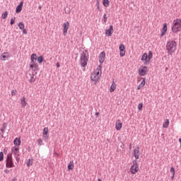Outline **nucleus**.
Wrapping results in <instances>:
<instances>
[{
    "instance_id": "f257e3e1",
    "label": "nucleus",
    "mask_w": 181,
    "mask_h": 181,
    "mask_svg": "<svg viewBox=\"0 0 181 181\" xmlns=\"http://www.w3.org/2000/svg\"><path fill=\"white\" fill-rule=\"evenodd\" d=\"M177 44L175 41H168L166 45V50L168 54H173L176 52V46Z\"/></svg>"
},
{
    "instance_id": "f03ea898",
    "label": "nucleus",
    "mask_w": 181,
    "mask_h": 181,
    "mask_svg": "<svg viewBox=\"0 0 181 181\" xmlns=\"http://www.w3.org/2000/svg\"><path fill=\"white\" fill-rule=\"evenodd\" d=\"M172 30L174 33H177V32H180L181 30V19L180 18H177L173 21Z\"/></svg>"
},
{
    "instance_id": "7ed1b4c3",
    "label": "nucleus",
    "mask_w": 181,
    "mask_h": 181,
    "mask_svg": "<svg viewBox=\"0 0 181 181\" xmlns=\"http://www.w3.org/2000/svg\"><path fill=\"white\" fill-rule=\"evenodd\" d=\"M87 56H88V53L87 52V51H85V52H83L81 54L80 63L81 67H86V66H87V62H88V58L87 57Z\"/></svg>"
},
{
    "instance_id": "20e7f679",
    "label": "nucleus",
    "mask_w": 181,
    "mask_h": 181,
    "mask_svg": "<svg viewBox=\"0 0 181 181\" xmlns=\"http://www.w3.org/2000/svg\"><path fill=\"white\" fill-rule=\"evenodd\" d=\"M138 170H139V165L136 163V160H133V165L131 166L130 172L132 175H135L138 173Z\"/></svg>"
},
{
    "instance_id": "39448f33",
    "label": "nucleus",
    "mask_w": 181,
    "mask_h": 181,
    "mask_svg": "<svg viewBox=\"0 0 181 181\" xmlns=\"http://www.w3.org/2000/svg\"><path fill=\"white\" fill-rule=\"evenodd\" d=\"M15 165L13 164V160H12V156L8 154L6 160V168H14Z\"/></svg>"
},
{
    "instance_id": "423d86ee",
    "label": "nucleus",
    "mask_w": 181,
    "mask_h": 181,
    "mask_svg": "<svg viewBox=\"0 0 181 181\" xmlns=\"http://www.w3.org/2000/svg\"><path fill=\"white\" fill-rule=\"evenodd\" d=\"M119 49L120 50V57H124V56H125V45H124V44H121L119 47Z\"/></svg>"
},
{
    "instance_id": "0eeeda50",
    "label": "nucleus",
    "mask_w": 181,
    "mask_h": 181,
    "mask_svg": "<svg viewBox=\"0 0 181 181\" xmlns=\"http://www.w3.org/2000/svg\"><path fill=\"white\" fill-rule=\"evenodd\" d=\"M148 66H142V69H139V76H145L148 73Z\"/></svg>"
},
{
    "instance_id": "6e6552de",
    "label": "nucleus",
    "mask_w": 181,
    "mask_h": 181,
    "mask_svg": "<svg viewBox=\"0 0 181 181\" xmlns=\"http://www.w3.org/2000/svg\"><path fill=\"white\" fill-rule=\"evenodd\" d=\"M63 26H64L63 35L64 36H66V35H67V30H69V21L64 23Z\"/></svg>"
},
{
    "instance_id": "1a4fd4ad",
    "label": "nucleus",
    "mask_w": 181,
    "mask_h": 181,
    "mask_svg": "<svg viewBox=\"0 0 181 181\" xmlns=\"http://www.w3.org/2000/svg\"><path fill=\"white\" fill-rule=\"evenodd\" d=\"M112 33H114V26L110 25L109 29L105 30V35L107 36H112Z\"/></svg>"
},
{
    "instance_id": "9d476101",
    "label": "nucleus",
    "mask_w": 181,
    "mask_h": 181,
    "mask_svg": "<svg viewBox=\"0 0 181 181\" xmlns=\"http://www.w3.org/2000/svg\"><path fill=\"white\" fill-rule=\"evenodd\" d=\"M30 69H32L33 71H37L39 70V64L37 63L30 64Z\"/></svg>"
},
{
    "instance_id": "9b49d317",
    "label": "nucleus",
    "mask_w": 181,
    "mask_h": 181,
    "mask_svg": "<svg viewBox=\"0 0 181 181\" xmlns=\"http://www.w3.org/2000/svg\"><path fill=\"white\" fill-rule=\"evenodd\" d=\"M139 146H136V148L134 150V156L135 159H139Z\"/></svg>"
},
{
    "instance_id": "f8f14e48",
    "label": "nucleus",
    "mask_w": 181,
    "mask_h": 181,
    "mask_svg": "<svg viewBox=\"0 0 181 181\" xmlns=\"http://www.w3.org/2000/svg\"><path fill=\"white\" fill-rule=\"evenodd\" d=\"M144 60L145 61L144 64H148L149 59L148 58V54H146V52H145L141 57V61L144 62Z\"/></svg>"
},
{
    "instance_id": "ddd939ff",
    "label": "nucleus",
    "mask_w": 181,
    "mask_h": 181,
    "mask_svg": "<svg viewBox=\"0 0 181 181\" xmlns=\"http://www.w3.org/2000/svg\"><path fill=\"white\" fill-rule=\"evenodd\" d=\"M105 60V52H100V54L99 55V63L103 64V63H104Z\"/></svg>"
},
{
    "instance_id": "4468645a",
    "label": "nucleus",
    "mask_w": 181,
    "mask_h": 181,
    "mask_svg": "<svg viewBox=\"0 0 181 181\" xmlns=\"http://www.w3.org/2000/svg\"><path fill=\"white\" fill-rule=\"evenodd\" d=\"M22 8H23V1L20 2L19 5L16 8V13H21L22 12Z\"/></svg>"
},
{
    "instance_id": "2eb2a0df",
    "label": "nucleus",
    "mask_w": 181,
    "mask_h": 181,
    "mask_svg": "<svg viewBox=\"0 0 181 181\" xmlns=\"http://www.w3.org/2000/svg\"><path fill=\"white\" fill-rule=\"evenodd\" d=\"M49 134V128L45 127L43 129V135L45 141H47L49 139V136L47 135Z\"/></svg>"
},
{
    "instance_id": "dca6fc26",
    "label": "nucleus",
    "mask_w": 181,
    "mask_h": 181,
    "mask_svg": "<svg viewBox=\"0 0 181 181\" xmlns=\"http://www.w3.org/2000/svg\"><path fill=\"white\" fill-rule=\"evenodd\" d=\"M166 32H168V24L164 23L163 26V31L161 33V37H163V36L166 35Z\"/></svg>"
},
{
    "instance_id": "f3484780",
    "label": "nucleus",
    "mask_w": 181,
    "mask_h": 181,
    "mask_svg": "<svg viewBox=\"0 0 181 181\" xmlns=\"http://www.w3.org/2000/svg\"><path fill=\"white\" fill-rule=\"evenodd\" d=\"M6 59H9V52H4L1 56V60H6Z\"/></svg>"
},
{
    "instance_id": "a211bd4d",
    "label": "nucleus",
    "mask_w": 181,
    "mask_h": 181,
    "mask_svg": "<svg viewBox=\"0 0 181 181\" xmlns=\"http://www.w3.org/2000/svg\"><path fill=\"white\" fill-rule=\"evenodd\" d=\"M21 107L23 108H25L28 104V103H26V98H25V96H23L22 98H21Z\"/></svg>"
},
{
    "instance_id": "6ab92c4d",
    "label": "nucleus",
    "mask_w": 181,
    "mask_h": 181,
    "mask_svg": "<svg viewBox=\"0 0 181 181\" xmlns=\"http://www.w3.org/2000/svg\"><path fill=\"white\" fill-rule=\"evenodd\" d=\"M122 128V122H121V120H118L116 122V129L117 131H119Z\"/></svg>"
},
{
    "instance_id": "aec40b11",
    "label": "nucleus",
    "mask_w": 181,
    "mask_h": 181,
    "mask_svg": "<svg viewBox=\"0 0 181 181\" xmlns=\"http://www.w3.org/2000/svg\"><path fill=\"white\" fill-rule=\"evenodd\" d=\"M116 88H117V84H115V83H114V81H113L110 86V92L114 93V91H115Z\"/></svg>"
},
{
    "instance_id": "412c9836",
    "label": "nucleus",
    "mask_w": 181,
    "mask_h": 181,
    "mask_svg": "<svg viewBox=\"0 0 181 181\" xmlns=\"http://www.w3.org/2000/svg\"><path fill=\"white\" fill-rule=\"evenodd\" d=\"M8 124H6V123H4L2 128L0 129V131H1V132L3 133V134L1 135L2 138H5V136H4V132H5V129H6V127Z\"/></svg>"
},
{
    "instance_id": "4be33fe9",
    "label": "nucleus",
    "mask_w": 181,
    "mask_h": 181,
    "mask_svg": "<svg viewBox=\"0 0 181 181\" xmlns=\"http://www.w3.org/2000/svg\"><path fill=\"white\" fill-rule=\"evenodd\" d=\"M37 56L36 55V54H33L31 55V62H30V64H33V63H36L35 62V60H37Z\"/></svg>"
},
{
    "instance_id": "5701e85b",
    "label": "nucleus",
    "mask_w": 181,
    "mask_h": 181,
    "mask_svg": "<svg viewBox=\"0 0 181 181\" xmlns=\"http://www.w3.org/2000/svg\"><path fill=\"white\" fill-rule=\"evenodd\" d=\"M13 144L16 146H19V145H21V139L16 138L13 141Z\"/></svg>"
},
{
    "instance_id": "b1692460",
    "label": "nucleus",
    "mask_w": 181,
    "mask_h": 181,
    "mask_svg": "<svg viewBox=\"0 0 181 181\" xmlns=\"http://www.w3.org/2000/svg\"><path fill=\"white\" fill-rule=\"evenodd\" d=\"M74 168V162L70 161L69 164L68 165V170H72Z\"/></svg>"
},
{
    "instance_id": "393cba45",
    "label": "nucleus",
    "mask_w": 181,
    "mask_h": 181,
    "mask_svg": "<svg viewBox=\"0 0 181 181\" xmlns=\"http://www.w3.org/2000/svg\"><path fill=\"white\" fill-rule=\"evenodd\" d=\"M103 6L108 8L110 6V0H103Z\"/></svg>"
},
{
    "instance_id": "a878e982",
    "label": "nucleus",
    "mask_w": 181,
    "mask_h": 181,
    "mask_svg": "<svg viewBox=\"0 0 181 181\" xmlns=\"http://www.w3.org/2000/svg\"><path fill=\"white\" fill-rule=\"evenodd\" d=\"M35 81H36V76H35V74H33V75L30 76L29 82L32 83H34Z\"/></svg>"
},
{
    "instance_id": "bb28decb",
    "label": "nucleus",
    "mask_w": 181,
    "mask_h": 181,
    "mask_svg": "<svg viewBox=\"0 0 181 181\" xmlns=\"http://www.w3.org/2000/svg\"><path fill=\"white\" fill-rule=\"evenodd\" d=\"M169 127V119H166L165 122L163 124V128H168Z\"/></svg>"
},
{
    "instance_id": "cd10ccee",
    "label": "nucleus",
    "mask_w": 181,
    "mask_h": 181,
    "mask_svg": "<svg viewBox=\"0 0 181 181\" xmlns=\"http://www.w3.org/2000/svg\"><path fill=\"white\" fill-rule=\"evenodd\" d=\"M147 57L150 62L151 59H152L153 57V53H152V51L148 52V55H147Z\"/></svg>"
},
{
    "instance_id": "c85d7f7f",
    "label": "nucleus",
    "mask_w": 181,
    "mask_h": 181,
    "mask_svg": "<svg viewBox=\"0 0 181 181\" xmlns=\"http://www.w3.org/2000/svg\"><path fill=\"white\" fill-rule=\"evenodd\" d=\"M1 18L2 19H6V18H8V11L3 12Z\"/></svg>"
},
{
    "instance_id": "c756f323",
    "label": "nucleus",
    "mask_w": 181,
    "mask_h": 181,
    "mask_svg": "<svg viewBox=\"0 0 181 181\" xmlns=\"http://www.w3.org/2000/svg\"><path fill=\"white\" fill-rule=\"evenodd\" d=\"M43 60H45V58H43V56H40L37 57V62L41 64L43 63Z\"/></svg>"
},
{
    "instance_id": "7c9ffc66",
    "label": "nucleus",
    "mask_w": 181,
    "mask_h": 181,
    "mask_svg": "<svg viewBox=\"0 0 181 181\" xmlns=\"http://www.w3.org/2000/svg\"><path fill=\"white\" fill-rule=\"evenodd\" d=\"M18 28H19V29H21V30H22L23 29H25V24H23V22H20V23H18Z\"/></svg>"
},
{
    "instance_id": "2f4dec72",
    "label": "nucleus",
    "mask_w": 181,
    "mask_h": 181,
    "mask_svg": "<svg viewBox=\"0 0 181 181\" xmlns=\"http://www.w3.org/2000/svg\"><path fill=\"white\" fill-rule=\"evenodd\" d=\"M12 151H13L14 153H18L19 152V148L13 147Z\"/></svg>"
},
{
    "instance_id": "473e14b6",
    "label": "nucleus",
    "mask_w": 181,
    "mask_h": 181,
    "mask_svg": "<svg viewBox=\"0 0 181 181\" xmlns=\"http://www.w3.org/2000/svg\"><path fill=\"white\" fill-rule=\"evenodd\" d=\"M15 21H16V18L14 17L13 18L11 19L10 25H14L15 24Z\"/></svg>"
},
{
    "instance_id": "72a5a7b5",
    "label": "nucleus",
    "mask_w": 181,
    "mask_h": 181,
    "mask_svg": "<svg viewBox=\"0 0 181 181\" xmlns=\"http://www.w3.org/2000/svg\"><path fill=\"white\" fill-rule=\"evenodd\" d=\"M144 107V104L139 103L138 105V109L139 111H142V108Z\"/></svg>"
},
{
    "instance_id": "f704fd0d",
    "label": "nucleus",
    "mask_w": 181,
    "mask_h": 181,
    "mask_svg": "<svg viewBox=\"0 0 181 181\" xmlns=\"http://www.w3.org/2000/svg\"><path fill=\"white\" fill-rule=\"evenodd\" d=\"M91 80H93V81H97V77L95 76V74H92V76H90Z\"/></svg>"
},
{
    "instance_id": "c9c22d12",
    "label": "nucleus",
    "mask_w": 181,
    "mask_h": 181,
    "mask_svg": "<svg viewBox=\"0 0 181 181\" xmlns=\"http://www.w3.org/2000/svg\"><path fill=\"white\" fill-rule=\"evenodd\" d=\"M4 160V152H0V162H2Z\"/></svg>"
},
{
    "instance_id": "e433bc0d",
    "label": "nucleus",
    "mask_w": 181,
    "mask_h": 181,
    "mask_svg": "<svg viewBox=\"0 0 181 181\" xmlns=\"http://www.w3.org/2000/svg\"><path fill=\"white\" fill-rule=\"evenodd\" d=\"M145 86V79L143 80L141 83L139 84V87L142 88Z\"/></svg>"
},
{
    "instance_id": "4c0bfd02",
    "label": "nucleus",
    "mask_w": 181,
    "mask_h": 181,
    "mask_svg": "<svg viewBox=\"0 0 181 181\" xmlns=\"http://www.w3.org/2000/svg\"><path fill=\"white\" fill-rule=\"evenodd\" d=\"M42 142H43V141L42 140V139H39L37 140V144H38L39 146H41Z\"/></svg>"
},
{
    "instance_id": "58836bf2",
    "label": "nucleus",
    "mask_w": 181,
    "mask_h": 181,
    "mask_svg": "<svg viewBox=\"0 0 181 181\" xmlns=\"http://www.w3.org/2000/svg\"><path fill=\"white\" fill-rule=\"evenodd\" d=\"M18 93V91H16V90H13L11 91V95H16V93Z\"/></svg>"
},
{
    "instance_id": "ea45409f",
    "label": "nucleus",
    "mask_w": 181,
    "mask_h": 181,
    "mask_svg": "<svg viewBox=\"0 0 181 181\" xmlns=\"http://www.w3.org/2000/svg\"><path fill=\"white\" fill-rule=\"evenodd\" d=\"M26 164H27V166H28V168H29V166H30V165H32V161H30V159H29V160L27 161Z\"/></svg>"
},
{
    "instance_id": "a19ab883",
    "label": "nucleus",
    "mask_w": 181,
    "mask_h": 181,
    "mask_svg": "<svg viewBox=\"0 0 181 181\" xmlns=\"http://www.w3.org/2000/svg\"><path fill=\"white\" fill-rule=\"evenodd\" d=\"M170 172L173 173V176H175V168L171 167L170 168Z\"/></svg>"
},
{
    "instance_id": "79ce46f5",
    "label": "nucleus",
    "mask_w": 181,
    "mask_h": 181,
    "mask_svg": "<svg viewBox=\"0 0 181 181\" xmlns=\"http://www.w3.org/2000/svg\"><path fill=\"white\" fill-rule=\"evenodd\" d=\"M103 19H104V22H105V23L107 22V14H104V15H103Z\"/></svg>"
},
{
    "instance_id": "37998d69",
    "label": "nucleus",
    "mask_w": 181,
    "mask_h": 181,
    "mask_svg": "<svg viewBox=\"0 0 181 181\" xmlns=\"http://www.w3.org/2000/svg\"><path fill=\"white\" fill-rule=\"evenodd\" d=\"M23 30V33L24 34V35H28V30H26V29H23L22 30Z\"/></svg>"
},
{
    "instance_id": "c03bdc74",
    "label": "nucleus",
    "mask_w": 181,
    "mask_h": 181,
    "mask_svg": "<svg viewBox=\"0 0 181 181\" xmlns=\"http://www.w3.org/2000/svg\"><path fill=\"white\" fill-rule=\"evenodd\" d=\"M97 4H98V10L100 11V12H101V8H100V3L98 1L97 2Z\"/></svg>"
},
{
    "instance_id": "a18cd8bd",
    "label": "nucleus",
    "mask_w": 181,
    "mask_h": 181,
    "mask_svg": "<svg viewBox=\"0 0 181 181\" xmlns=\"http://www.w3.org/2000/svg\"><path fill=\"white\" fill-rule=\"evenodd\" d=\"M9 172H10V170H4V173H6V174H8V173H9Z\"/></svg>"
},
{
    "instance_id": "49530a36",
    "label": "nucleus",
    "mask_w": 181,
    "mask_h": 181,
    "mask_svg": "<svg viewBox=\"0 0 181 181\" xmlns=\"http://www.w3.org/2000/svg\"><path fill=\"white\" fill-rule=\"evenodd\" d=\"M171 180H173V179H175V175H173H173L171 176Z\"/></svg>"
},
{
    "instance_id": "de8ad7c7",
    "label": "nucleus",
    "mask_w": 181,
    "mask_h": 181,
    "mask_svg": "<svg viewBox=\"0 0 181 181\" xmlns=\"http://www.w3.org/2000/svg\"><path fill=\"white\" fill-rule=\"evenodd\" d=\"M57 67H60V63L59 62L57 63Z\"/></svg>"
},
{
    "instance_id": "09e8293b",
    "label": "nucleus",
    "mask_w": 181,
    "mask_h": 181,
    "mask_svg": "<svg viewBox=\"0 0 181 181\" xmlns=\"http://www.w3.org/2000/svg\"><path fill=\"white\" fill-rule=\"evenodd\" d=\"M141 86H139H139L137 87V90H141Z\"/></svg>"
},
{
    "instance_id": "8fccbe9b",
    "label": "nucleus",
    "mask_w": 181,
    "mask_h": 181,
    "mask_svg": "<svg viewBox=\"0 0 181 181\" xmlns=\"http://www.w3.org/2000/svg\"><path fill=\"white\" fill-rule=\"evenodd\" d=\"M95 115H97V116L100 115V112H97L95 113Z\"/></svg>"
},
{
    "instance_id": "3c124183",
    "label": "nucleus",
    "mask_w": 181,
    "mask_h": 181,
    "mask_svg": "<svg viewBox=\"0 0 181 181\" xmlns=\"http://www.w3.org/2000/svg\"><path fill=\"white\" fill-rule=\"evenodd\" d=\"M11 181H16V178H13L12 180H11Z\"/></svg>"
},
{
    "instance_id": "603ef678",
    "label": "nucleus",
    "mask_w": 181,
    "mask_h": 181,
    "mask_svg": "<svg viewBox=\"0 0 181 181\" xmlns=\"http://www.w3.org/2000/svg\"><path fill=\"white\" fill-rule=\"evenodd\" d=\"M179 142L180 143V148H181V139H179Z\"/></svg>"
},
{
    "instance_id": "864d4df0",
    "label": "nucleus",
    "mask_w": 181,
    "mask_h": 181,
    "mask_svg": "<svg viewBox=\"0 0 181 181\" xmlns=\"http://www.w3.org/2000/svg\"><path fill=\"white\" fill-rule=\"evenodd\" d=\"M38 9H42V6H39Z\"/></svg>"
},
{
    "instance_id": "5fc2aeb1",
    "label": "nucleus",
    "mask_w": 181,
    "mask_h": 181,
    "mask_svg": "<svg viewBox=\"0 0 181 181\" xmlns=\"http://www.w3.org/2000/svg\"><path fill=\"white\" fill-rule=\"evenodd\" d=\"M98 181H103L101 179L98 178Z\"/></svg>"
},
{
    "instance_id": "6e6d98bb",
    "label": "nucleus",
    "mask_w": 181,
    "mask_h": 181,
    "mask_svg": "<svg viewBox=\"0 0 181 181\" xmlns=\"http://www.w3.org/2000/svg\"><path fill=\"white\" fill-rule=\"evenodd\" d=\"M98 67H99V69H101V65H99Z\"/></svg>"
},
{
    "instance_id": "4d7b16f0",
    "label": "nucleus",
    "mask_w": 181,
    "mask_h": 181,
    "mask_svg": "<svg viewBox=\"0 0 181 181\" xmlns=\"http://www.w3.org/2000/svg\"><path fill=\"white\" fill-rule=\"evenodd\" d=\"M18 159H19L18 157H16V160H18Z\"/></svg>"
},
{
    "instance_id": "13d9d810",
    "label": "nucleus",
    "mask_w": 181,
    "mask_h": 181,
    "mask_svg": "<svg viewBox=\"0 0 181 181\" xmlns=\"http://www.w3.org/2000/svg\"><path fill=\"white\" fill-rule=\"evenodd\" d=\"M100 72H98L97 74H98Z\"/></svg>"
}]
</instances>
